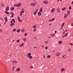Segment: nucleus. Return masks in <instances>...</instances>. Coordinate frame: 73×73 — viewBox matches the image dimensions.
Returning <instances> with one entry per match:
<instances>
[{"label": "nucleus", "instance_id": "obj_11", "mask_svg": "<svg viewBox=\"0 0 73 73\" xmlns=\"http://www.w3.org/2000/svg\"><path fill=\"white\" fill-rule=\"evenodd\" d=\"M58 44H62V41H59L58 42Z\"/></svg>", "mask_w": 73, "mask_h": 73}, {"label": "nucleus", "instance_id": "obj_10", "mask_svg": "<svg viewBox=\"0 0 73 73\" xmlns=\"http://www.w3.org/2000/svg\"><path fill=\"white\" fill-rule=\"evenodd\" d=\"M21 3H20L16 5V7H21Z\"/></svg>", "mask_w": 73, "mask_h": 73}, {"label": "nucleus", "instance_id": "obj_8", "mask_svg": "<svg viewBox=\"0 0 73 73\" xmlns=\"http://www.w3.org/2000/svg\"><path fill=\"white\" fill-rule=\"evenodd\" d=\"M38 11V9L36 10V11H35V12L33 13V14L34 15H36V14H37V12Z\"/></svg>", "mask_w": 73, "mask_h": 73}, {"label": "nucleus", "instance_id": "obj_22", "mask_svg": "<svg viewBox=\"0 0 73 73\" xmlns=\"http://www.w3.org/2000/svg\"><path fill=\"white\" fill-rule=\"evenodd\" d=\"M64 25H65V23H63L61 25V27L62 28V27H64Z\"/></svg>", "mask_w": 73, "mask_h": 73}, {"label": "nucleus", "instance_id": "obj_55", "mask_svg": "<svg viewBox=\"0 0 73 73\" xmlns=\"http://www.w3.org/2000/svg\"><path fill=\"white\" fill-rule=\"evenodd\" d=\"M43 58H45V55H43Z\"/></svg>", "mask_w": 73, "mask_h": 73}, {"label": "nucleus", "instance_id": "obj_60", "mask_svg": "<svg viewBox=\"0 0 73 73\" xmlns=\"http://www.w3.org/2000/svg\"><path fill=\"white\" fill-rule=\"evenodd\" d=\"M49 22H50V21H51V20H50L48 21Z\"/></svg>", "mask_w": 73, "mask_h": 73}, {"label": "nucleus", "instance_id": "obj_7", "mask_svg": "<svg viewBox=\"0 0 73 73\" xmlns=\"http://www.w3.org/2000/svg\"><path fill=\"white\" fill-rule=\"evenodd\" d=\"M17 17L19 21V22H20V23H22V21L20 19V17Z\"/></svg>", "mask_w": 73, "mask_h": 73}, {"label": "nucleus", "instance_id": "obj_23", "mask_svg": "<svg viewBox=\"0 0 73 73\" xmlns=\"http://www.w3.org/2000/svg\"><path fill=\"white\" fill-rule=\"evenodd\" d=\"M68 52H70V51H71V49L70 48L68 49Z\"/></svg>", "mask_w": 73, "mask_h": 73}, {"label": "nucleus", "instance_id": "obj_39", "mask_svg": "<svg viewBox=\"0 0 73 73\" xmlns=\"http://www.w3.org/2000/svg\"><path fill=\"white\" fill-rule=\"evenodd\" d=\"M20 40H16V42H20Z\"/></svg>", "mask_w": 73, "mask_h": 73}, {"label": "nucleus", "instance_id": "obj_36", "mask_svg": "<svg viewBox=\"0 0 73 73\" xmlns=\"http://www.w3.org/2000/svg\"><path fill=\"white\" fill-rule=\"evenodd\" d=\"M23 41H26V38H23Z\"/></svg>", "mask_w": 73, "mask_h": 73}, {"label": "nucleus", "instance_id": "obj_30", "mask_svg": "<svg viewBox=\"0 0 73 73\" xmlns=\"http://www.w3.org/2000/svg\"><path fill=\"white\" fill-rule=\"evenodd\" d=\"M13 25H14V23H11V24H10L11 27H12V26H13Z\"/></svg>", "mask_w": 73, "mask_h": 73}, {"label": "nucleus", "instance_id": "obj_56", "mask_svg": "<svg viewBox=\"0 0 73 73\" xmlns=\"http://www.w3.org/2000/svg\"><path fill=\"white\" fill-rule=\"evenodd\" d=\"M2 31V30H1V29H0V32H1Z\"/></svg>", "mask_w": 73, "mask_h": 73}, {"label": "nucleus", "instance_id": "obj_59", "mask_svg": "<svg viewBox=\"0 0 73 73\" xmlns=\"http://www.w3.org/2000/svg\"><path fill=\"white\" fill-rule=\"evenodd\" d=\"M4 4H3L2 7H4Z\"/></svg>", "mask_w": 73, "mask_h": 73}, {"label": "nucleus", "instance_id": "obj_53", "mask_svg": "<svg viewBox=\"0 0 73 73\" xmlns=\"http://www.w3.org/2000/svg\"><path fill=\"white\" fill-rule=\"evenodd\" d=\"M71 26L73 27V23L71 24Z\"/></svg>", "mask_w": 73, "mask_h": 73}, {"label": "nucleus", "instance_id": "obj_54", "mask_svg": "<svg viewBox=\"0 0 73 73\" xmlns=\"http://www.w3.org/2000/svg\"><path fill=\"white\" fill-rule=\"evenodd\" d=\"M49 26H51V25H52V24H49Z\"/></svg>", "mask_w": 73, "mask_h": 73}, {"label": "nucleus", "instance_id": "obj_29", "mask_svg": "<svg viewBox=\"0 0 73 73\" xmlns=\"http://www.w3.org/2000/svg\"><path fill=\"white\" fill-rule=\"evenodd\" d=\"M55 35H56V34H54V33L52 34L51 35V36H52L53 37H54V36H55Z\"/></svg>", "mask_w": 73, "mask_h": 73}, {"label": "nucleus", "instance_id": "obj_50", "mask_svg": "<svg viewBox=\"0 0 73 73\" xmlns=\"http://www.w3.org/2000/svg\"><path fill=\"white\" fill-rule=\"evenodd\" d=\"M16 5V4H14V7H16V5Z\"/></svg>", "mask_w": 73, "mask_h": 73}, {"label": "nucleus", "instance_id": "obj_13", "mask_svg": "<svg viewBox=\"0 0 73 73\" xmlns=\"http://www.w3.org/2000/svg\"><path fill=\"white\" fill-rule=\"evenodd\" d=\"M40 12H43V10H42V8H40V9L39 10Z\"/></svg>", "mask_w": 73, "mask_h": 73}, {"label": "nucleus", "instance_id": "obj_58", "mask_svg": "<svg viewBox=\"0 0 73 73\" xmlns=\"http://www.w3.org/2000/svg\"><path fill=\"white\" fill-rule=\"evenodd\" d=\"M36 38H37L36 37H34V39H36Z\"/></svg>", "mask_w": 73, "mask_h": 73}, {"label": "nucleus", "instance_id": "obj_3", "mask_svg": "<svg viewBox=\"0 0 73 73\" xmlns=\"http://www.w3.org/2000/svg\"><path fill=\"white\" fill-rule=\"evenodd\" d=\"M15 22H16V21L14 20V19H11V23H13L14 24Z\"/></svg>", "mask_w": 73, "mask_h": 73}, {"label": "nucleus", "instance_id": "obj_64", "mask_svg": "<svg viewBox=\"0 0 73 73\" xmlns=\"http://www.w3.org/2000/svg\"><path fill=\"white\" fill-rule=\"evenodd\" d=\"M72 4H73V1H72V3H71Z\"/></svg>", "mask_w": 73, "mask_h": 73}, {"label": "nucleus", "instance_id": "obj_52", "mask_svg": "<svg viewBox=\"0 0 73 73\" xmlns=\"http://www.w3.org/2000/svg\"><path fill=\"white\" fill-rule=\"evenodd\" d=\"M15 64H18V62H16V61H15Z\"/></svg>", "mask_w": 73, "mask_h": 73}, {"label": "nucleus", "instance_id": "obj_32", "mask_svg": "<svg viewBox=\"0 0 73 73\" xmlns=\"http://www.w3.org/2000/svg\"><path fill=\"white\" fill-rule=\"evenodd\" d=\"M33 57H32V56H30L29 57H28V58H29L30 59H31V58H32Z\"/></svg>", "mask_w": 73, "mask_h": 73}, {"label": "nucleus", "instance_id": "obj_31", "mask_svg": "<svg viewBox=\"0 0 73 73\" xmlns=\"http://www.w3.org/2000/svg\"><path fill=\"white\" fill-rule=\"evenodd\" d=\"M55 20V18H53L52 19H51V21H54Z\"/></svg>", "mask_w": 73, "mask_h": 73}, {"label": "nucleus", "instance_id": "obj_27", "mask_svg": "<svg viewBox=\"0 0 73 73\" xmlns=\"http://www.w3.org/2000/svg\"><path fill=\"white\" fill-rule=\"evenodd\" d=\"M17 70L18 72H19V71H20V68H18L17 69Z\"/></svg>", "mask_w": 73, "mask_h": 73}, {"label": "nucleus", "instance_id": "obj_21", "mask_svg": "<svg viewBox=\"0 0 73 73\" xmlns=\"http://www.w3.org/2000/svg\"><path fill=\"white\" fill-rule=\"evenodd\" d=\"M66 9V7H64L62 9V11H65Z\"/></svg>", "mask_w": 73, "mask_h": 73}, {"label": "nucleus", "instance_id": "obj_46", "mask_svg": "<svg viewBox=\"0 0 73 73\" xmlns=\"http://www.w3.org/2000/svg\"><path fill=\"white\" fill-rule=\"evenodd\" d=\"M65 34H64L63 36H62V37L64 38V37H65Z\"/></svg>", "mask_w": 73, "mask_h": 73}, {"label": "nucleus", "instance_id": "obj_34", "mask_svg": "<svg viewBox=\"0 0 73 73\" xmlns=\"http://www.w3.org/2000/svg\"><path fill=\"white\" fill-rule=\"evenodd\" d=\"M5 20L6 21H7L8 19H7V17H5Z\"/></svg>", "mask_w": 73, "mask_h": 73}, {"label": "nucleus", "instance_id": "obj_14", "mask_svg": "<svg viewBox=\"0 0 73 73\" xmlns=\"http://www.w3.org/2000/svg\"><path fill=\"white\" fill-rule=\"evenodd\" d=\"M10 13L11 15H12L11 16V17H13V16H14V14L12 13Z\"/></svg>", "mask_w": 73, "mask_h": 73}, {"label": "nucleus", "instance_id": "obj_6", "mask_svg": "<svg viewBox=\"0 0 73 73\" xmlns=\"http://www.w3.org/2000/svg\"><path fill=\"white\" fill-rule=\"evenodd\" d=\"M67 17H68V15L66 14L64 15V19H66L67 18Z\"/></svg>", "mask_w": 73, "mask_h": 73}, {"label": "nucleus", "instance_id": "obj_5", "mask_svg": "<svg viewBox=\"0 0 73 73\" xmlns=\"http://www.w3.org/2000/svg\"><path fill=\"white\" fill-rule=\"evenodd\" d=\"M43 3L45 4H48V1H43Z\"/></svg>", "mask_w": 73, "mask_h": 73}, {"label": "nucleus", "instance_id": "obj_47", "mask_svg": "<svg viewBox=\"0 0 73 73\" xmlns=\"http://www.w3.org/2000/svg\"><path fill=\"white\" fill-rule=\"evenodd\" d=\"M20 13H21V14H22V13H24V12H23V11H21L20 12Z\"/></svg>", "mask_w": 73, "mask_h": 73}, {"label": "nucleus", "instance_id": "obj_40", "mask_svg": "<svg viewBox=\"0 0 73 73\" xmlns=\"http://www.w3.org/2000/svg\"><path fill=\"white\" fill-rule=\"evenodd\" d=\"M45 44H48V41L46 40V41H45Z\"/></svg>", "mask_w": 73, "mask_h": 73}, {"label": "nucleus", "instance_id": "obj_20", "mask_svg": "<svg viewBox=\"0 0 73 73\" xmlns=\"http://www.w3.org/2000/svg\"><path fill=\"white\" fill-rule=\"evenodd\" d=\"M24 43H22V44H20L19 45V46H20V47H22V46H23V45H24Z\"/></svg>", "mask_w": 73, "mask_h": 73}, {"label": "nucleus", "instance_id": "obj_17", "mask_svg": "<svg viewBox=\"0 0 73 73\" xmlns=\"http://www.w3.org/2000/svg\"><path fill=\"white\" fill-rule=\"evenodd\" d=\"M33 29H36V25H34L33 27Z\"/></svg>", "mask_w": 73, "mask_h": 73}, {"label": "nucleus", "instance_id": "obj_63", "mask_svg": "<svg viewBox=\"0 0 73 73\" xmlns=\"http://www.w3.org/2000/svg\"><path fill=\"white\" fill-rule=\"evenodd\" d=\"M65 32V31H64V33H63V34H64V33Z\"/></svg>", "mask_w": 73, "mask_h": 73}, {"label": "nucleus", "instance_id": "obj_57", "mask_svg": "<svg viewBox=\"0 0 73 73\" xmlns=\"http://www.w3.org/2000/svg\"><path fill=\"white\" fill-rule=\"evenodd\" d=\"M42 48H44V46L42 45Z\"/></svg>", "mask_w": 73, "mask_h": 73}, {"label": "nucleus", "instance_id": "obj_25", "mask_svg": "<svg viewBox=\"0 0 73 73\" xmlns=\"http://www.w3.org/2000/svg\"><path fill=\"white\" fill-rule=\"evenodd\" d=\"M15 9V7H12L11 8V11H14Z\"/></svg>", "mask_w": 73, "mask_h": 73}, {"label": "nucleus", "instance_id": "obj_12", "mask_svg": "<svg viewBox=\"0 0 73 73\" xmlns=\"http://www.w3.org/2000/svg\"><path fill=\"white\" fill-rule=\"evenodd\" d=\"M60 8H58L57 9V11L58 13H60Z\"/></svg>", "mask_w": 73, "mask_h": 73}, {"label": "nucleus", "instance_id": "obj_16", "mask_svg": "<svg viewBox=\"0 0 73 73\" xmlns=\"http://www.w3.org/2000/svg\"><path fill=\"white\" fill-rule=\"evenodd\" d=\"M38 16H41V13L40 12H38Z\"/></svg>", "mask_w": 73, "mask_h": 73}, {"label": "nucleus", "instance_id": "obj_42", "mask_svg": "<svg viewBox=\"0 0 73 73\" xmlns=\"http://www.w3.org/2000/svg\"><path fill=\"white\" fill-rule=\"evenodd\" d=\"M16 31V29H13V31L14 32H15V31Z\"/></svg>", "mask_w": 73, "mask_h": 73}, {"label": "nucleus", "instance_id": "obj_51", "mask_svg": "<svg viewBox=\"0 0 73 73\" xmlns=\"http://www.w3.org/2000/svg\"><path fill=\"white\" fill-rule=\"evenodd\" d=\"M68 33H66V34L65 35H66V36H68Z\"/></svg>", "mask_w": 73, "mask_h": 73}, {"label": "nucleus", "instance_id": "obj_43", "mask_svg": "<svg viewBox=\"0 0 73 73\" xmlns=\"http://www.w3.org/2000/svg\"><path fill=\"white\" fill-rule=\"evenodd\" d=\"M21 10H22V11H21L23 12H24V9H22Z\"/></svg>", "mask_w": 73, "mask_h": 73}, {"label": "nucleus", "instance_id": "obj_18", "mask_svg": "<svg viewBox=\"0 0 73 73\" xmlns=\"http://www.w3.org/2000/svg\"><path fill=\"white\" fill-rule=\"evenodd\" d=\"M6 11H8L9 10V7H7V8L6 9Z\"/></svg>", "mask_w": 73, "mask_h": 73}, {"label": "nucleus", "instance_id": "obj_1", "mask_svg": "<svg viewBox=\"0 0 73 73\" xmlns=\"http://www.w3.org/2000/svg\"><path fill=\"white\" fill-rule=\"evenodd\" d=\"M36 4H37V3H36V1H35V0H34V2L33 3H31L30 4L31 5V6H32L33 7L34 6H35L36 5Z\"/></svg>", "mask_w": 73, "mask_h": 73}, {"label": "nucleus", "instance_id": "obj_26", "mask_svg": "<svg viewBox=\"0 0 73 73\" xmlns=\"http://www.w3.org/2000/svg\"><path fill=\"white\" fill-rule=\"evenodd\" d=\"M70 13V11L68 10L67 12V14L68 15H69V13Z\"/></svg>", "mask_w": 73, "mask_h": 73}, {"label": "nucleus", "instance_id": "obj_28", "mask_svg": "<svg viewBox=\"0 0 73 73\" xmlns=\"http://www.w3.org/2000/svg\"><path fill=\"white\" fill-rule=\"evenodd\" d=\"M44 49H46V50H47V49H48V46H46L45 47Z\"/></svg>", "mask_w": 73, "mask_h": 73}, {"label": "nucleus", "instance_id": "obj_24", "mask_svg": "<svg viewBox=\"0 0 73 73\" xmlns=\"http://www.w3.org/2000/svg\"><path fill=\"white\" fill-rule=\"evenodd\" d=\"M20 29H18L17 30V33H18V32H20Z\"/></svg>", "mask_w": 73, "mask_h": 73}, {"label": "nucleus", "instance_id": "obj_44", "mask_svg": "<svg viewBox=\"0 0 73 73\" xmlns=\"http://www.w3.org/2000/svg\"><path fill=\"white\" fill-rule=\"evenodd\" d=\"M5 12L7 14H9V12H8L7 11H6Z\"/></svg>", "mask_w": 73, "mask_h": 73}, {"label": "nucleus", "instance_id": "obj_4", "mask_svg": "<svg viewBox=\"0 0 73 73\" xmlns=\"http://www.w3.org/2000/svg\"><path fill=\"white\" fill-rule=\"evenodd\" d=\"M27 57L28 58L29 57H30V56H31L32 54H31V53L30 52L29 53H28L27 54Z\"/></svg>", "mask_w": 73, "mask_h": 73}, {"label": "nucleus", "instance_id": "obj_61", "mask_svg": "<svg viewBox=\"0 0 73 73\" xmlns=\"http://www.w3.org/2000/svg\"><path fill=\"white\" fill-rule=\"evenodd\" d=\"M20 16H22V15H23V14H20Z\"/></svg>", "mask_w": 73, "mask_h": 73}, {"label": "nucleus", "instance_id": "obj_62", "mask_svg": "<svg viewBox=\"0 0 73 73\" xmlns=\"http://www.w3.org/2000/svg\"><path fill=\"white\" fill-rule=\"evenodd\" d=\"M55 33H57V31H55Z\"/></svg>", "mask_w": 73, "mask_h": 73}, {"label": "nucleus", "instance_id": "obj_49", "mask_svg": "<svg viewBox=\"0 0 73 73\" xmlns=\"http://www.w3.org/2000/svg\"><path fill=\"white\" fill-rule=\"evenodd\" d=\"M27 33H25V34L24 35L25 36H27Z\"/></svg>", "mask_w": 73, "mask_h": 73}, {"label": "nucleus", "instance_id": "obj_35", "mask_svg": "<svg viewBox=\"0 0 73 73\" xmlns=\"http://www.w3.org/2000/svg\"><path fill=\"white\" fill-rule=\"evenodd\" d=\"M15 66H13L12 69L13 71H14L15 70Z\"/></svg>", "mask_w": 73, "mask_h": 73}, {"label": "nucleus", "instance_id": "obj_37", "mask_svg": "<svg viewBox=\"0 0 73 73\" xmlns=\"http://www.w3.org/2000/svg\"><path fill=\"white\" fill-rule=\"evenodd\" d=\"M33 67L32 66H31L29 68V69H33Z\"/></svg>", "mask_w": 73, "mask_h": 73}, {"label": "nucleus", "instance_id": "obj_41", "mask_svg": "<svg viewBox=\"0 0 73 73\" xmlns=\"http://www.w3.org/2000/svg\"><path fill=\"white\" fill-rule=\"evenodd\" d=\"M36 29H34L33 30V31L35 32H36Z\"/></svg>", "mask_w": 73, "mask_h": 73}, {"label": "nucleus", "instance_id": "obj_19", "mask_svg": "<svg viewBox=\"0 0 73 73\" xmlns=\"http://www.w3.org/2000/svg\"><path fill=\"white\" fill-rule=\"evenodd\" d=\"M65 69L63 68H62L61 70L62 71V72H63V71H65Z\"/></svg>", "mask_w": 73, "mask_h": 73}, {"label": "nucleus", "instance_id": "obj_2", "mask_svg": "<svg viewBox=\"0 0 73 73\" xmlns=\"http://www.w3.org/2000/svg\"><path fill=\"white\" fill-rule=\"evenodd\" d=\"M54 11H55V8H53L50 11V13H54Z\"/></svg>", "mask_w": 73, "mask_h": 73}, {"label": "nucleus", "instance_id": "obj_45", "mask_svg": "<svg viewBox=\"0 0 73 73\" xmlns=\"http://www.w3.org/2000/svg\"><path fill=\"white\" fill-rule=\"evenodd\" d=\"M69 9H72V7H71V6H70L69 7Z\"/></svg>", "mask_w": 73, "mask_h": 73}, {"label": "nucleus", "instance_id": "obj_33", "mask_svg": "<svg viewBox=\"0 0 73 73\" xmlns=\"http://www.w3.org/2000/svg\"><path fill=\"white\" fill-rule=\"evenodd\" d=\"M21 31L22 32H23V33H24V32H25L24 29H23Z\"/></svg>", "mask_w": 73, "mask_h": 73}, {"label": "nucleus", "instance_id": "obj_15", "mask_svg": "<svg viewBox=\"0 0 73 73\" xmlns=\"http://www.w3.org/2000/svg\"><path fill=\"white\" fill-rule=\"evenodd\" d=\"M56 55L57 56H59V55H60V53L59 52L56 53Z\"/></svg>", "mask_w": 73, "mask_h": 73}, {"label": "nucleus", "instance_id": "obj_9", "mask_svg": "<svg viewBox=\"0 0 73 73\" xmlns=\"http://www.w3.org/2000/svg\"><path fill=\"white\" fill-rule=\"evenodd\" d=\"M62 58H65L66 57V55H64L62 56Z\"/></svg>", "mask_w": 73, "mask_h": 73}, {"label": "nucleus", "instance_id": "obj_48", "mask_svg": "<svg viewBox=\"0 0 73 73\" xmlns=\"http://www.w3.org/2000/svg\"><path fill=\"white\" fill-rule=\"evenodd\" d=\"M69 44L70 45H71V46H72V45H73V43H70Z\"/></svg>", "mask_w": 73, "mask_h": 73}, {"label": "nucleus", "instance_id": "obj_38", "mask_svg": "<svg viewBox=\"0 0 73 73\" xmlns=\"http://www.w3.org/2000/svg\"><path fill=\"white\" fill-rule=\"evenodd\" d=\"M50 55H48V56H47L46 57V58H50Z\"/></svg>", "mask_w": 73, "mask_h": 73}]
</instances>
